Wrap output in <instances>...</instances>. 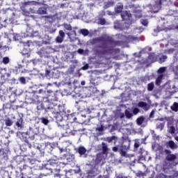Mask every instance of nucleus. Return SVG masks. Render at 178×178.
I'll use <instances>...</instances> for the list:
<instances>
[{
    "instance_id": "obj_1",
    "label": "nucleus",
    "mask_w": 178,
    "mask_h": 178,
    "mask_svg": "<svg viewBox=\"0 0 178 178\" xmlns=\"http://www.w3.org/2000/svg\"><path fill=\"white\" fill-rule=\"evenodd\" d=\"M94 44H97V42H102L99 48H103L104 52L106 54H113L116 51V49H113L115 47H118L121 45L122 42L119 40H113V38L110 36H101L92 40Z\"/></svg>"
},
{
    "instance_id": "obj_2",
    "label": "nucleus",
    "mask_w": 178,
    "mask_h": 178,
    "mask_svg": "<svg viewBox=\"0 0 178 178\" xmlns=\"http://www.w3.org/2000/svg\"><path fill=\"white\" fill-rule=\"evenodd\" d=\"M63 118H62L60 115L56 117L57 122H60V123L58 124V126L62 127L64 136H65V137H70V136H76L77 130L73 129L72 124H67L66 121H63Z\"/></svg>"
},
{
    "instance_id": "obj_3",
    "label": "nucleus",
    "mask_w": 178,
    "mask_h": 178,
    "mask_svg": "<svg viewBox=\"0 0 178 178\" xmlns=\"http://www.w3.org/2000/svg\"><path fill=\"white\" fill-rule=\"evenodd\" d=\"M47 165H49V172L44 174V175H52V173H59L60 171V163H59V161L55 160V159H50L49 161V163Z\"/></svg>"
},
{
    "instance_id": "obj_4",
    "label": "nucleus",
    "mask_w": 178,
    "mask_h": 178,
    "mask_svg": "<svg viewBox=\"0 0 178 178\" xmlns=\"http://www.w3.org/2000/svg\"><path fill=\"white\" fill-rule=\"evenodd\" d=\"M164 154H166L165 161L168 162H173L176 159V155L172 154V151L168 149H164Z\"/></svg>"
},
{
    "instance_id": "obj_5",
    "label": "nucleus",
    "mask_w": 178,
    "mask_h": 178,
    "mask_svg": "<svg viewBox=\"0 0 178 178\" xmlns=\"http://www.w3.org/2000/svg\"><path fill=\"white\" fill-rule=\"evenodd\" d=\"M120 148H123L125 151L130 149V140L127 139H124L122 141L119 142Z\"/></svg>"
},
{
    "instance_id": "obj_6",
    "label": "nucleus",
    "mask_w": 178,
    "mask_h": 178,
    "mask_svg": "<svg viewBox=\"0 0 178 178\" xmlns=\"http://www.w3.org/2000/svg\"><path fill=\"white\" fill-rule=\"evenodd\" d=\"M161 6H162V0L156 1V4L153 6L150 10L151 13H158L159 12V9H161Z\"/></svg>"
},
{
    "instance_id": "obj_7",
    "label": "nucleus",
    "mask_w": 178,
    "mask_h": 178,
    "mask_svg": "<svg viewBox=\"0 0 178 178\" xmlns=\"http://www.w3.org/2000/svg\"><path fill=\"white\" fill-rule=\"evenodd\" d=\"M47 99L51 102H55V101H58V98L56 97V93L51 90H47Z\"/></svg>"
},
{
    "instance_id": "obj_8",
    "label": "nucleus",
    "mask_w": 178,
    "mask_h": 178,
    "mask_svg": "<svg viewBox=\"0 0 178 178\" xmlns=\"http://www.w3.org/2000/svg\"><path fill=\"white\" fill-rule=\"evenodd\" d=\"M9 151L5 149H0V159L3 161H8L9 159Z\"/></svg>"
},
{
    "instance_id": "obj_9",
    "label": "nucleus",
    "mask_w": 178,
    "mask_h": 178,
    "mask_svg": "<svg viewBox=\"0 0 178 178\" xmlns=\"http://www.w3.org/2000/svg\"><path fill=\"white\" fill-rule=\"evenodd\" d=\"M37 109L38 111H48L49 109H51V107L47 106V102H39V103L38 104V106H37Z\"/></svg>"
},
{
    "instance_id": "obj_10",
    "label": "nucleus",
    "mask_w": 178,
    "mask_h": 178,
    "mask_svg": "<svg viewBox=\"0 0 178 178\" xmlns=\"http://www.w3.org/2000/svg\"><path fill=\"white\" fill-rule=\"evenodd\" d=\"M138 108H143V111H145V112H147V111H149L151 108V106L145 102H139L138 103Z\"/></svg>"
},
{
    "instance_id": "obj_11",
    "label": "nucleus",
    "mask_w": 178,
    "mask_h": 178,
    "mask_svg": "<svg viewBox=\"0 0 178 178\" xmlns=\"http://www.w3.org/2000/svg\"><path fill=\"white\" fill-rule=\"evenodd\" d=\"M59 36H57L56 38V42L60 44L63 42V40H65V32L63 30H60L58 32Z\"/></svg>"
},
{
    "instance_id": "obj_12",
    "label": "nucleus",
    "mask_w": 178,
    "mask_h": 178,
    "mask_svg": "<svg viewBox=\"0 0 178 178\" xmlns=\"http://www.w3.org/2000/svg\"><path fill=\"white\" fill-rule=\"evenodd\" d=\"M121 17L122 20H130L131 19V14L127 11H123L121 13Z\"/></svg>"
},
{
    "instance_id": "obj_13",
    "label": "nucleus",
    "mask_w": 178,
    "mask_h": 178,
    "mask_svg": "<svg viewBox=\"0 0 178 178\" xmlns=\"http://www.w3.org/2000/svg\"><path fill=\"white\" fill-rule=\"evenodd\" d=\"M90 81L93 86H98L99 84V77L91 76Z\"/></svg>"
},
{
    "instance_id": "obj_14",
    "label": "nucleus",
    "mask_w": 178,
    "mask_h": 178,
    "mask_svg": "<svg viewBox=\"0 0 178 178\" xmlns=\"http://www.w3.org/2000/svg\"><path fill=\"white\" fill-rule=\"evenodd\" d=\"M105 159L102 154H97L95 162L96 165H99V163Z\"/></svg>"
},
{
    "instance_id": "obj_15",
    "label": "nucleus",
    "mask_w": 178,
    "mask_h": 178,
    "mask_svg": "<svg viewBox=\"0 0 178 178\" xmlns=\"http://www.w3.org/2000/svg\"><path fill=\"white\" fill-rule=\"evenodd\" d=\"M102 154L104 155H108V154H109V148H108V145L104 142L102 143Z\"/></svg>"
},
{
    "instance_id": "obj_16",
    "label": "nucleus",
    "mask_w": 178,
    "mask_h": 178,
    "mask_svg": "<svg viewBox=\"0 0 178 178\" xmlns=\"http://www.w3.org/2000/svg\"><path fill=\"white\" fill-rule=\"evenodd\" d=\"M81 156H83V155H86V153L87 152V149L84 147L83 146H80L78 147L76 151Z\"/></svg>"
},
{
    "instance_id": "obj_17",
    "label": "nucleus",
    "mask_w": 178,
    "mask_h": 178,
    "mask_svg": "<svg viewBox=\"0 0 178 178\" xmlns=\"http://www.w3.org/2000/svg\"><path fill=\"white\" fill-rule=\"evenodd\" d=\"M167 145L171 149H177V145H176V143H175V142L173 140H169L167 143Z\"/></svg>"
},
{
    "instance_id": "obj_18",
    "label": "nucleus",
    "mask_w": 178,
    "mask_h": 178,
    "mask_svg": "<svg viewBox=\"0 0 178 178\" xmlns=\"http://www.w3.org/2000/svg\"><path fill=\"white\" fill-rule=\"evenodd\" d=\"M49 172V165H46V166L43 168L42 172L40 174L41 176H50L51 175H47L46 173Z\"/></svg>"
},
{
    "instance_id": "obj_19",
    "label": "nucleus",
    "mask_w": 178,
    "mask_h": 178,
    "mask_svg": "<svg viewBox=\"0 0 178 178\" xmlns=\"http://www.w3.org/2000/svg\"><path fill=\"white\" fill-rule=\"evenodd\" d=\"M144 120H145V118H144V116L141 115L138 117L136 119V124H138V126H141V124L144 123Z\"/></svg>"
},
{
    "instance_id": "obj_20",
    "label": "nucleus",
    "mask_w": 178,
    "mask_h": 178,
    "mask_svg": "<svg viewBox=\"0 0 178 178\" xmlns=\"http://www.w3.org/2000/svg\"><path fill=\"white\" fill-rule=\"evenodd\" d=\"M37 12L38 15H47V8L45 7H40Z\"/></svg>"
},
{
    "instance_id": "obj_21",
    "label": "nucleus",
    "mask_w": 178,
    "mask_h": 178,
    "mask_svg": "<svg viewBox=\"0 0 178 178\" xmlns=\"http://www.w3.org/2000/svg\"><path fill=\"white\" fill-rule=\"evenodd\" d=\"M124 115L127 119H131V118H133L134 115L132 114L131 112H130V111L126 109L124 111Z\"/></svg>"
},
{
    "instance_id": "obj_22",
    "label": "nucleus",
    "mask_w": 178,
    "mask_h": 178,
    "mask_svg": "<svg viewBox=\"0 0 178 178\" xmlns=\"http://www.w3.org/2000/svg\"><path fill=\"white\" fill-rule=\"evenodd\" d=\"M5 83H6V78L5 75H3L2 72H0V86H2Z\"/></svg>"
},
{
    "instance_id": "obj_23",
    "label": "nucleus",
    "mask_w": 178,
    "mask_h": 178,
    "mask_svg": "<svg viewBox=\"0 0 178 178\" xmlns=\"http://www.w3.org/2000/svg\"><path fill=\"white\" fill-rule=\"evenodd\" d=\"M15 124L17 127H20V128L23 127V118H19V119H17V121Z\"/></svg>"
},
{
    "instance_id": "obj_24",
    "label": "nucleus",
    "mask_w": 178,
    "mask_h": 178,
    "mask_svg": "<svg viewBox=\"0 0 178 178\" xmlns=\"http://www.w3.org/2000/svg\"><path fill=\"white\" fill-rule=\"evenodd\" d=\"M162 79H163V74L159 75L156 78V86H161V83H162Z\"/></svg>"
},
{
    "instance_id": "obj_25",
    "label": "nucleus",
    "mask_w": 178,
    "mask_h": 178,
    "mask_svg": "<svg viewBox=\"0 0 178 178\" xmlns=\"http://www.w3.org/2000/svg\"><path fill=\"white\" fill-rule=\"evenodd\" d=\"M123 10V5L117 6L115 8V13H122Z\"/></svg>"
},
{
    "instance_id": "obj_26",
    "label": "nucleus",
    "mask_w": 178,
    "mask_h": 178,
    "mask_svg": "<svg viewBox=\"0 0 178 178\" xmlns=\"http://www.w3.org/2000/svg\"><path fill=\"white\" fill-rule=\"evenodd\" d=\"M156 129H158L159 130H163V127H165V123L163 122H159L156 124Z\"/></svg>"
},
{
    "instance_id": "obj_27",
    "label": "nucleus",
    "mask_w": 178,
    "mask_h": 178,
    "mask_svg": "<svg viewBox=\"0 0 178 178\" xmlns=\"http://www.w3.org/2000/svg\"><path fill=\"white\" fill-rule=\"evenodd\" d=\"M39 120H41V122L45 126H47L48 123H49V120L44 117L39 118Z\"/></svg>"
},
{
    "instance_id": "obj_28",
    "label": "nucleus",
    "mask_w": 178,
    "mask_h": 178,
    "mask_svg": "<svg viewBox=\"0 0 178 178\" xmlns=\"http://www.w3.org/2000/svg\"><path fill=\"white\" fill-rule=\"evenodd\" d=\"M115 3L113 1H108L104 5V9H108V8H111V6H113Z\"/></svg>"
},
{
    "instance_id": "obj_29",
    "label": "nucleus",
    "mask_w": 178,
    "mask_h": 178,
    "mask_svg": "<svg viewBox=\"0 0 178 178\" xmlns=\"http://www.w3.org/2000/svg\"><path fill=\"white\" fill-rule=\"evenodd\" d=\"M127 151V150H125L122 147H120L119 152H120L121 156H126V155L127 154V153L126 152Z\"/></svg>"
},
{
    "instance_id": "obj_30",
    "label": "nucleus",
    "mask_w": 178,
    "mask_h": 178,
    "mask_svg": "<svg viewBox=\"0 0 178 178\" xmlns=\"http://www.w3.org/2000/svg\"><path fill=\"white\" fill-rule=\"evenodd\" d=\"M154 87L155 86H154L153 82L148 83L147 84V91H153Z\"/></svg>"
},
{
    "instance_id": "obj_31",
    "label": "nucleus",
    "mask_w": 178,
    "mask_h": 178,
    "mask_svg": "<svg viewBox=\"0 0 178 178\" xmlns=\"http://www.w3.org/2000/svg\"><path fill=\"white\" fill-rule=\"evenodd\" d=\"M140 139H136L134 143V149H138L140 145Z\"/></svg>"
},
{
    "instance_id": "obj_32",
    "label": "nucleus",
    "mask_w": 178,
    "mask_h": 178,
    "mask_svg": "<svg viewBox=\"0 0 178 178\" xmlns=\"http://www.w3.org/2000/svg\"><path fill=\"white\" fill-rule=\"evenodd\" d=\"M66 35L68 37H72V35H74V37H76V35H77V33H76V31L72 30L71 32L66 33Z\"/></svg>"
},
{
    "instance_id": "obj_33",
    "label": "nucleus",
    "mask_w": 178,
    "mask_h": 178,
    "mask_svg": "<svg viewBox=\"0 0 178 178\" xmlns=\"http://www.w3.org/2000/svg\"><path fill=\"white\" fill-rule=\"evenodd\" d=\"M64 28L68 31H72V30H73V27H72V25L68 24H64Z\"/></svg>"
},
{
    "instance_id": "obj_34",
    "label": "nucleus",
    "mask_w": 178,
    "mask_h": 178,
    "mask_svg": "<svg viewBox=\"0 0 178 178\" xmlns=\"http://www.w3.org/2000/svg\"><path fill=\"white\" fill-rule=\"evenodd\" d=\"M99 24H101V26H105V24H106V20L105 18H99Z\"/></svg>"
},
{
    "instance_id": "obj_35",
    "label": "nucleus",
    "mask_w": 178,
    "mask_h": 178,
    "mask_svg": "<svg viewBox=\"0 0 178 178\" xmlns=\"http://www.w3.org/2000/svg\"><path fill=\"white\" fill-rule=\"evenodd\" d=\"M5 123H6V126L7 127H10L12 126V124H13V122H12L11 120L9 118L5 120Z\"/></svg>"
},
{
    "instance_id": "obj_36",
    "label": "nucleus",
    "mask_w": 178,
    "mask_h": 178,
    "mask_svg": "<svg viewBox=\"0 0 178 178\" xmlns=\"http://www.w3.org/2000/svg\"><path fill=\"white\" fill-rule=\"evenodd\" d=\"M120 144H119L118 145H117V146H114V147H113V148H112V151L113 152H119V151H120Z\"/></svg>"
},
{
    "instance_id": "obj_37",
    "label": "nucleus",
    "mask_w": 178,
    "mask_h": 178,
    "mask_svg": "<svg viewBox=\"0 0 178 178\" xmlns=\"http://www.w3.org/2000/svg\"><path fill=\"white\" fill-rule=\"evenodd\" d=\"M3 109H10L12 108V104L10 103H6L3 105Z\"/></svg>"
},
{
    "instance_id": "obj_38",
    "label": "nucleus",
    "mask_w": 178,
    "mask_h": 178,
    "mask_svg": "<svg viewBox=\"0 0 178 178\" xmlns=\"http://www.w3.org/2000/svg\"><path fill=\"white\" fill-rule=\"evenodd\" d=\"M172 111H174L175 112H177L178 111V104L175 102L173 104V106H171Z\"/></svg>"
},
{
    "instance_id": "obj_39",
    "label": "nucleus",
    "mask_w": 178,
    "mask_h": 178,
    "mask_svg": "<svg viewBox=\"0 0 178 178\" xmlns=\"http://www.w3.org/2000/svg\"><path fill=\"white\" fill-rule=\"evenodd\" d=\"M81 33L83 35L87 36V35H88V34H90V32L87 29H81Z\"/></svg>"
},
{
    "instance_id": "obj_40",
    "label": "nucleus",
    "mask_w": 178,
    "mask_h": 178,
    "mask_svg": "<svg viewBox=\"0 0 178 178\" xmlns=\"http://www.w3.org/2000/svg\"><path fill=\"white\" fill-rule=\"evenodd\" d=\"M166 59H168V56L165 55H163L161 57L159 58V60L161 63H163V62H165Z\"/></svg>"
},
{
    "instance_id": "obj_41",
    "label": "nucleus",
    "mask_w": 178,
    "mask_h": 178,
    "mask_svg": "<svg viewBox=\"0 0 178 178\" xmlns=\"http://www.w3.org/2000/svg\"><path fill=\"white\" fill-rule=\"evenodd\" d=\"M116 138H118V137L113 136L107 138V141H108V143H112L113 140H115Z\"/></svg>"
},
{
    "instance_id": "obj_42",
    "label": "nucleus",
    "mask_w": 178,
    "mask_h": 178,
    "mask_svg": "<svg viewBox=\"0 0 178 178\" xmlns=\"http://www.w3.org/2000/svg\"><path fill=\"white\" fill-rule=\"evenodd\" d=\"M133 115H138V113H140V110L138 109V108H134V109H133Z\"/></svg>"
},
{
    "instance_id": "obj_43",
    "label": "nucleus",
    "mask_w": 178,
    "mask_h": 178,
    "mask_svg": "<svg viewBox=\"0 0 178 178\" xmlns=\"http://www.w3.org/2000/svg\"><path fill=\"white\" fill-rule=\"evenodd\" d=\"M44 76L47 78L49 79L51 77V71L46 70H45V74Z\"/></svg>"
},
{
    "instance_id": "obj_44",
    "label": "nucleus",
    "mask_w": 178,
    "mask_h": 178,
    "mask_svg": "<svg viewBox=\"0 0 178 178\" xmlns=\"http://www.w3.org/2000/svg\"><path fill=\"white\" fill-rule=\"evenodd\" d=\"M3 63L4 65H8V63H9V57H4L3 58Z\"/></svg>"
},
{
    "instance_id": "obj_45",
    "label": "nucleus",
    "mask_w": 178,
    "mask_h": 178,
    "mask_svg": "<svg viewBox=\"0 0 178 178\" xmlns=\"http://www.w3.org/2000/svg\"><path fill=\"white\" fill-rule=\"evenodd\" d=\"M166 70V67H161L158 70V73H164V72Z\"/></svg>"
},
{
    "instance_id": "obj_46",
    "label": "nucleus",
    "mask_w": 178,
    "mask_h": 178,
    "mask_svg": "<svg viewBox=\"0 0 178 178\" xmlns=\"http://www.w3.org/2000/svg\"><path fill=\"white\" fill-rule=\"evenodd\" d=\"M22 147H29V148L31 149V145L29 143V141H26L25 143L22 145Z\"/></svg>"
},
{
    "instance_id": "obj_47",
    "label": "nucleus",
    "mask_w": 178,
    "mask_h": 178,
    "mask_svg": "<svg viewBox=\"0 0 178 178\" xmlns=\"http://www.w3.org/2000/svg\"><path fill=\"white\" fill-rule=\"evenodd\" d=\"M22 56H24L25 58H30V53L29 52L26 53V52H24V51H23L22 52Z\"/></svg>"
},
{
    "instance_id": "obj_48",
    "label": "nucleus",
    "mask_w": 178,
    "mask_h": 178,
    "mask_svg": "<svg viewBox=\"0 0 178 178\" xmlns=\"http://www.w3.org/2000/svg\"><path fill=\"white\" fill-rule=\"evenodd\" d=\"M22 14L24 16H30V13L29 11L26 10V9L22 10Z\"/></svg>"
},
{
    "instance_id": "obj_49",
    "label": "nucleus",
    "mask_w": 178,
    "mask_h": 178,
    "mask_svg": "<svg viewBox=\"0 0 178 178\" xmlns=\"http://www.w3.org/2000/svg\"><path fill=\"white\" fill-rule=\"evenodd\" d=\"M19 81L20 83H22V84H26V78H24V76H21L19 78Z\"/></svg>"
},
{
    "instance_id": "obj_50",
    "label": "nucleus",
    "mask_w": 178,
    "mask_h": 178,
    "mask_svg": "<svg viewBox=\"0 0 178 178\" xmlns=\"http://www.w3.org/2000/svg\"><path fill=\"white\" fill-rule=\"evenodd\" d=\"M175 127L171 126V127H170V133L171 134H175Z\"/></svg>"
},
{
    "instance_id": "obj_51",
    "label": "nucleus",
    "mask_w": 178,
    "mask_h": 178,
    "mask_svg": "<svg viewBox=\"0 0 178 178\" xmlns=\"http://www.w3.org/2000/svg\"><path fill=\"white\" fill-rule=\"evenodd\" d=\"M141 23L143 26H148V21L147 19H142Z\"/></svg>"
},
{
    "instance_id": "obj_52",
    "label": "nucleus",
    "mask_w": 178,
    "mask_h": 178,
    "mask_svg": "<svg viewBox=\"0 0 178 178\" xmlns=\"http://www.w3.org/2000/svg\"><path fill=\"white\" fill-rule=\"evenodd\" d=\"M90 65L88 64H86L84 66L81 67L82 70H88Z\"/></svg>"
},
{
    "instance_id": "obj_53",
    "label": "nucleus",
    "mask_w": 178,
    "mask_h": 178,
    "mask_svg": "<svg viewBox=\"0 0 178 178\" xmlns=\"http://www.w3.org/2000/svg\"><path fill=\"white\" fill-rule=\"evenodd\" d=\"M31 35H32V37H35V36L38 35V31H32L31 32Z\"/></svg>"
},
{
    "instance_id": "obj_54",
    "label": "nucleus",
    "mask_w": 178,
    "mask_h": 178,
    "mask_svg": "<svg viewBox=\"0 0 178 178\" xmlns=\"http://www.w3.org/2000/svg\"><path fill=\"white\" fill-rule=\"evenodd\" d=\"M154 113H155V111H154V110H152V111H151L149 115V118H154Z\"/></svg>"
},
{
    "instance_id": "obj_55",
    "label": "nucleus",
    "mask_w": 178,
    "mask_h": 178,
    "mask_svg": "<svg viewBox=\"0 0 178 178\" xmlns=\"http://www.w3.org/2000/svg\"><path fill=\"white\" fill-rule=\"evenodd\" d=\"M29 162L30 163V165H34V163H35V160L31 159H29Z\"/></svg>"
},
{
    "instance_id": "obj_56",
    "label": "nucleus",
    "mask_w": 178,
    "mask_h": 178,
    "mask_svg": "<svg viewBox=\"0 0 178 178\" xmlns=\"http://www.w3.org/2000/svg\"><path fill=\"white\" fill-rule=\"evenodd\" d=\"M96 130L97 131H104V127H97V129H96Z\"/></svg>"
},
{
    "instance_id": "obj_57",
    "label": "nucleus",
    "mask_w": 178,
    "mask_h": 178,
    "mask_svg": "<svg viewBox=\"0 0 178 178\" xmlns=\"http://www.w3.org/2000/svg\"><path fill=\"white\" fill-rule=\"evenodd\" d=\"M39 3H41V5H45V2H47V0H38Z\"/></svg>"
},
{
    "instance_id": "obj_58",
    "label": "nucleus",
    "mask_w": 178,
    "mask_h": 178,
    "mask_svg": "<svg viewBox=\"0 0 178 178\" xmlns=\"http://www.w3.org/2000/svg\"><path fill=\"white\" fill-rule=\"evenodd\" d=\"M154 140H159V136H156V134L153 135Z\"/></svg>"
},
{
    "instance_id": "obj_59",
    "label": "nucleus",
    "mask_w": 178,
    "mask_h": 178,
    "mask_svg": "<svg viewBox=\"0 0 178 178\" xmlns=\"http://www.w3.org/2000/svg\"><path fill=\"white\" fill-rule=\"evenodd\" d=\"M36 149H37L34 148V150L31 153L32 156H34L36 155V154H37Z\"/></svg>"
},
{
    "instance_id": "obj_60",
    "label": "nucleus",
    "mask_w": 178,
    "mask_h": 178,
    "mask_svg": "<svg viewBox=\"0 0 178 178\" xmlns=\"http://www.w3.org/2000/svg\"><path fill=\"white\" fill-rule=\"evenodd\" d=\"M148 59H149L150 60L154 59V54H150L148 56Z\"/></svg>"
},
{
    "instance_id": "obj_61",
    "label": "nucleus",
    "mask_w": 178,
    "mask_h": 178,
    "mask_svg": "<svg viewBox=\"0 0 178 178\" xmlns=\"http://www.w3.org/2000/svg\"><path fill=\"white\" fill-rule=\"evenodd\" d=\"M27 168H29V165L24 164L23 165V168L21 169V170H25L26 169H27Z\"/></svg>"
},
{
    "instance_id": "obj_62",
    "label": "nucleus",
    "mask_w": 178,
    "mask_h": 178,
    "mask_svg": "<svg viewBox=\"0 0 178 178\" xmlns=\"http://www.w3.org/2000/svg\"><path fill=\"white\" fill-rule=\"evenodd\" d=\"M78 53L79 54H84V50L83 49H78Z\"/></svg>"
},
{
    "instance_id": "obj_63",
    "label": "nucleus",
    "mask_w": 178,
    "mask_h": 178,
    "mask_svg": "<svg viewBox=\"0 0 178 178\" xmlns=\"http://www.w3.org/2000/svg\"><path fill=\"white\" fill-rule=\"evenodd\" d=\"M38 94H45V91H44L42 89H40L38 90Z\"/></svg>"
},
{
    "instance_id": "obj_64",
    "label": "nucleus",
    "mask_w": 178,
    "mask_h": 178,
    "mask_svg": "<svg viewBox=\"0 0 178 178\" xmlns=\"http://www.w3.org/2000/svg\"><path fill=\"white\" fill-rule=\"evenodd\" d=\"M25 45H26V47H30V44H31V42H30V40H28L26 42H25Z\"/></svg>"
}]
</instances>
